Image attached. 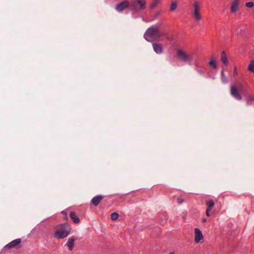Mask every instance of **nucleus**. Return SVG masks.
I'll use <instances>...</instances> for the list:
<instances>
[{"label":"nucleus","instance_id":"nucleus-8","mask_svg":"<svg viewBox=\"0 0 254 254\" xmlns=\"http://www.w3.org/2000/svg\"><path fill=\"white\" fill-rule=\"evenodd\" d=\"M203 236L202 232L198 228L194 229V242L196 243H202L203 242Z\"/></svg>","mask_w":254,"mask_h":254},{"label":"nucleus","instance_id":"nucleus-23","mask_svg":"<svg viewBox=\"0 0 254 254\" xmlns=\"http://www.w3.org/2000/svg\"><path fill=\"white\" fill-rule=\"evenodd\" d=\"M183 201H184V199L182 197H178L177 198V202L178 203L180 204V203H182Z\"/></svg>","mask_w":254,"mask_h":254},{"label":"nucleus","instance_id":"nucleus-10","mask_svg":"<svg viewBox=\"0 0 254 254\" xmlns=\"http://www.w3.org/2000/svg\"><path fill=\"white\" fill-rule=\"evenodd\" d=\"M240 0H234L231 3V11L232 13L237 12L239 9Z\"/></svg>","mask_w":254,"mask_h":254},{"label":"nucleus","instance_id":"nucleus-2","mask_svg":"<svg viewBox=\"0 0 254 254\" xmlns=\"http://www.w3.org/2000/svg\"><path fill=\"white\" fill-rule=\"evenodd\" d=\"M70 231L71 228L68 224H62L56 227L54 236L58 239H64L69 235Z\"/></svg>","mask_w":254,"mask_h":254},{"label":"nucleus","instance_id":"nucleus-24","mask_svg":"<svg viewBox=\"0 0 254 254\" xmlns=\"http://www.w3.org/2000/svg\"><path fill=\"white\" fill-rule=\"evenodd\" d=\"M210 211H208V209H206V214L207 216H210V213H209V212Z\"/></svg>","mask_w":254,"mask_h":254},{"label":"nucleus","instance_id":"nucleus-19","mask_svg":"<svg viewBox=\"0 0 254 254\" xmlns=\"http://www.w3.org/2000/svg\"><path fill=\"white\" fill-rule=\"evenodd\" d=\"M177 3L175 1H173L170 5V10L171 11H173L177 8Z\"/></svg>","mask_w":254,"mask_h":254},{"label":"nucleus","instance_id":"nucleus-14","mask_svg":"<svg viewBox=\"0 0 254 254\" xmlns=\"http://www.w3.org/2000/svg\"><path fill=\"white\" fill-rule=\"evenodd\" d=\"M70 217L75 223L77 224L79 222V219L74 212H70Z\"/></svg>","mask_w":254,"mask_h":254},{"label":"nucleus","instance_id":"nucleus-26","mask_svg":"<svg viewBox=\"0 0 254 254\" xmlns=\"http://www.w3.org/2000/svg\"><path fill=\"white\" fill-rule=\"evenodd\" d=\"M221 75H222V78H224L225 77V74H224V72L223 70L221 71Z\"/></svg>","mask_w":254,"mask_h":254},{"label":"nucleus","instance_id":"nucleus-28","mask_svg":"<svg viewBox=\"0 0 254 254\" xmlns=\"http://www.w3.org/2000/svg\"><path fill=\"white\" fill-rule=\"evenodd\" d=\"M169 254H175V253L174 252H171Z\"/></svg>","mask_w":254,"mask_h":254},{"label":"nucleus","instance_id":"nucleus-22","mask_svg":"<svg viewBox=\"0 0 254 254\" xmlns=\"http://www.w3.org/2000/svg\"><path fill=\"white\" fill-rule=\"evenodd\" d=\"M254 3L252 1L248 2L246 3V6L248 8H252L254 6Z\"/></svg>","mask_w":254,"mask_h":254},{"label":"nucleus","instance_id":"nucleus-15","mask_svg":"<svg viewBox=\"0 0 254 254\" xmlns=\"http://www.w3.org/2000/svg\"><path fill=\"white\" fill-rule=\"evenodd\" d=\"M207 208L208 211H211L214 205V201L213 200H209L206 202Z\"/></svg>","mask_w":254,"mask_h":254},{"label":"nucleus","instance_id":"nucleus-11","mask_svg":"<svg viewBox=\"0 0 254 254\" xmlns=\"http://www.w3.org/2000/svg\"><path fill=\"white\" fill-rule=\"evenodd\" d=\"M152 47L154 51L157 54H160L163 52L162 47L160 44L154 43L152 44Z\"/></svg>","mask_w":254,"mask_h":254},{"label":"nucleus","instance_id":"nucleus-13","mask_svg":"<svg viewBox=\"0 0 254 254\" xmlns=\"http://www.w3.org/2000/svg\"><path fill=\"white\" fill-rule=\"evenodd\" d=\"M74 241V239L72 237H70L68 239V241L66 243V246L68 247L70 251H71L73 248Z\"/></svg>","mask_w":254,"mask_h":254},{"label":"nucleus","instance_id":"nucleus-29","mask_svg":"<svg viewBox=\"0 0 254 254\" xmlns=\"http://www.w3.org/2000/svg\"><path fill=\"white\" fill-rule=\"evenodd\" d=\"M159 12H158V13H157V15H159Z\"/></svg>","mask_w":254,"mask_h":254},{"label":"nucleus","instance_id":"nucleus-7","mask_svg":"<svg viewBox=\"0 0 254 254\" xmlns=\"http://www.w3.org/2000/svg\"><path fill=\"white\" fill-rule=\"evenodd\" d=\"M127 7L130 9L129 2L127 0H124L116 5L115 9L118 12H121Z\"/></svg>","mask_w":254,"mask_h":254},{"label":"nucleus","instance_id":"nucleus-21","mask_svg":"<svg viewBox=\"0 0 254 254\" xmlns=\"http://www.w3.org/2000/svg\"><path fill=\"white\" fill-rule=\"evenodd\" d=\"M159 3V0H154L153 2L149 5L150 9H153L155 8Z\"/></svg>","mask_w":254,"mask_h":254},{"label":"nucleus","instance_id":"nucleus-3","mask_svg":"<svg viewBox=\"0 0 254 254\" xmlns=\"http://www.w3.org/2000/svg\"><path fill=\"white\" fill-rule=\"evenodd\" d=\"M130 10L137 12L145 9L146 1L145 0H132L130 2Z\"/></svg>","mask_w":254,"mask_h":254},{"label":"nucleus","instance_id":"nucleus-1","mask_svg":"<svg viewBox=\"0 0 254 254\" xmlns=\"http://www.w3.org/2000/svg\"><path fill=\"white\" fill-rule=\"evenodd\" d=\"M160 37L159 28L155 25L148 28L144 34L145 40L150 42L159 40Z\"/></svg>","mask_w":254,"mask_h":254},{"label":"nucleus","instance_id":"nucleus-30","mask_svg":"<svg viewBox=\"0 0 254 254\" xmlns=\"http://www.w3.org/2000/svg\"><path fill=\"white\" fill-rule=\"evenodd\" d=\"M253 100L254 101V97Z\"/></svg>","mask_w":254,"mask_h":254},{"label":"nucleus","instance_id":"nucleus-16","mask_svg":"<svg viewBox=\"0 0 254 254\" xmlns=\"http://www.w3.org/2000/svg\"><path fill=\"white\" fill-rule=\"evenodd\" d=\"M221 60L224 64H227L228 61L227 58L226 57L225 52L224 51H223L222 52Z\"/></svg>","mask_w":254,"mask_h":254},{"label":"nucleus","instance_id":"nucleus-20","mask_svg":"<svg viewBox=\"0 0 254 254\" xmlns=\"http://www.w3.org/2000/svg\"><path fill=\"white\" fill-rule=\"evenodd\" d=\"M119 216V215L118 213L114 212L111 215V219L113 221H115L118 218Z\"/></svg>","mask_w":254,"mask_h":254},{"label":"nucleus","instance_id":"nucleus-17","mask_svg":"<svg viewBox=\"0 0 254 254\" xmlns=\"http://www.w3.org/2000/svg\"><path fill=\"white\" fill-rule=\"evenodd\" d=\"M208 64L210 67H212L213 68H216V64L215 60L213 58H211L210 61L208 63Z\"/></svg>","mask_w":254,"mask_h":254},{"label":"nucleus","instance_id":"nucleus-12","mask_svg":"<svg viewBox=\"0 0 254 254\" xmlns=\"http://www.w3.org/2000/svg\"><path fill=\"white\" fill-rule=\"evenodd\" d=\"M104 196L102 195H98L94 196L91 200V202L95 205H98L101 200L103 198Z\"/></svg>","mask_w":254,"mask_h":254},{"label":"nucleus","instance_id":"nucleus-5","mask_svg":"<svg viewBox=\"0 0 254 254\" xmlns=\"http://www.w3.org/2000/svg\"><path fill=\"white\" fill-rule=\"evenodd\" d=\"M243 85L241 83H239L237 85H233L230 87V94L235 99L237 100H241L242 99V96L240 94L238 88H242Z\"/></svg>","mask_w":254,"mask_h":254},{"label":"nucleus","instance_id":"nucleus-27","mask_svg":"<svg viewBox=\"0 0 254 254\" xmlns=\"http://www.w3.org/2000/svg\"><path fill=\"white\" fill-rule=\"evenodd\" d=\"M206 220L205 218H204L203 220H202V222H206Z\"/></svg>","mask_w":254,"mask_h":254},{"label":"nucleus","instance_id":"nucleus-25","mask_svg":"<svg viewBox=\"0 0 254 254\" xmlns=\"http://www.w3.org/2000/svg\"><path fill=\"white\" fill-rule=\"evenodd\" d=\"M236 74H237V70L236 67H235L234 69V75H236Z\"/></svg>","mask_w":254,"mask_h":254},{"label":"nucleus","instance_id":"nucleus-9","mask_svg":"<svg viewBox=\"0 0 254 254\" xmlns=\"http://www.w3.org/2000/svg\"><path fill=\"white\" fill-rule=\"evenodd\" d=\"M21 239H16L8 244H7L5 247L4 248L6 249H10L11 248H16L17 246H18L20 243H21Z\"/></svg>","mask_w":254,"mask_h":254},{"label":"nucleus","instance_id":"nucleus-6","mask_svg":"<svg viewBox=\"0 0 254 254\" xmlns=\"http://www.w3.org/2000/svg\"><path fill=\"white\" fill-rule=\"evenodd\" d=\"M193 9L192 11V16L196 21H199L202 19V17L199 12V4L197 0H194L193 4Z\"/></svg>","mask_w":254,"mask_h":254},{"label":"nucleus","instance_id":"nucleus-4","mask_svg":"<svg viewBox=\"0 0 254 254\" xmlns=\"http://www.w3.org/2000/svg\"><path fill=\"white\" fill-rule=\"evenodd\" d=\"M176 54L181 61L189 64H190L193 59V54L188 53L182 49L178 50Z\"/></svg>","mask_w":254,"mask_h":254},{"label":"nucleus","instance_id":"nucleus-18","mask_svg":"<svg viewBox=\"0 0 254 254\" xmlns=\"http://www.w3.org/2000/svg\"><path fill=\"white\" fill-rule=\"evenodd\" d=\"M248 69L250 71L254 73V60H252L248 66Z\"/></svg>","mask_w":254,"mask_h":254}]
</instances>
